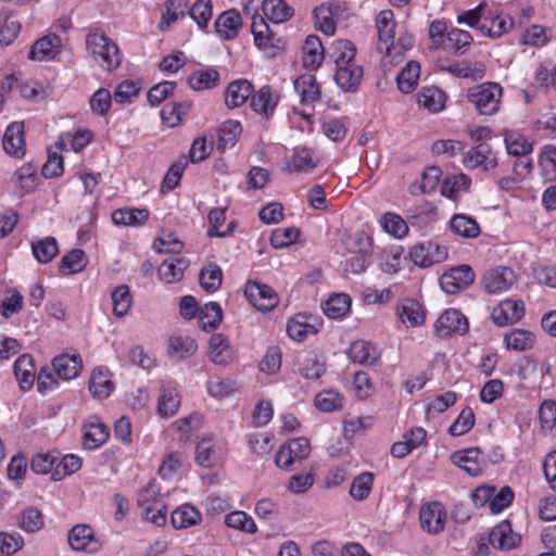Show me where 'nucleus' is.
Wrapping results in <instances>:
<instances>
[{"label": "nucleus", "mask_w": 556, "mask_h": 556, "mask_svg": "<svg viewBox=\"0 0 556 556\" xmlns=\"http://www.w3.org/2000/svg\"><path fill=\"white\" fill-rule=\"evenodd\" d=\"M86 47L94 61L105 70H114L121 64L118 47L103 33L94 30L88 34Z\"/></svg>", "instance_id": "f257e3e1"}, {"label": "nucleus", "mask_w": 556, "mask_h": 556, "mask_svg": "<svg viewBox=\"0 0 556 556\" xmlns=\"http://www.w3.org/2000/svg\"><path fill=\"white\" fill-rule=\"evenodd\" d=\"M502 91L498 84L483 83L471 87L467 92V99L480 115H493L500 109Z\"/></svg>", "instance_id": "f03ea898"}, {"label": "nucleus", "mask_w": 556, "mask_h": 556, "mask_svg": "<svg viewBox=\"0 0 556 556\" xmlns=\"http://www.w3.org/2000/svg\"><path fill=\"white\" fill-rule=\"evenodd\" d=\"M448 256L445 245L433 241H424L409 249V258L419 267H430L433 264L444 262Z\"/></svg>", "instance_id": "7ed1b4c3"}, {"label": "nucleus", "mask_w": 556, "mask_h": 556, "mask_svg": "<svg viewBox=\"0 0 556 556\" xmlns=\"http://www.w3.org/2000/svg\"><path fill=\"white\" fill-rule=\"evenodd\" d=\"M311 446L308 439L300 437L280 446L276 453V465L282 469H289L295 462H302L308 457Z\"/></svg>", "instance_id": "20e7f679"}, {"label": "nucleus", "mask_w": 556, "mask_h": 556, "mask_svg": "<svg viewBox=\"0 0 556 556\" xmlns=\"http://www.w3.org/2000/svg\"><path fill=\"white\" fill-rule=\"evenodd\" d=\"M475 281L473 269L469 265L451 268L440 277V286L445 293L455 294Z\"/></svg>", "instance_id": "39448f33"}, {"label": "nucleus", "mask_w": 556, "mask_h": 556, "mask_svg": "<svg viewBox=\"0 0 556 556\" xmlns=\"http://www.w3.org/2000/svg\"><path fill=\"white\" fill-rule=\"evenodd\" d=\"M244 294L254 307L263 312L271 311L279 302L275 290L258 281H248Z\"/></svg>", "instance_id": "423d86ee"}, {"label": "nucleus", "mask_w": 556, "mask_h": 556, "mask_svg": "<svg viewBox=\"0 0 556 556\" xmlns=\"http://www.w3.org/2000/svg\"><path fill=\"white\" fill-rule=\"evenodd\" d=\"M68 544L72 549L94 554L101 549V542L94 536L88 525H76L68 532Z\"/></svg>", "instance_id": "0eeeda50"}, {"label": "nucleus", "mask_w": 556, "mask_h": 556, "mask_svg": "<svg viewBox=\"0 0 556 556\" xmlns=\"http://www.w3.org/2000/svg\"><path fill=\"white\" fill-rule=\"evenodd\" d=\"M468 329L469 325L466 316L455 308L446 309L435 323V331L442 338L452 334H465Z\"/></svg>", "instance_id": "6e6552de"}, {"label": "nucleus", "mask_w": 556, "mask_h": 556, "mask_svg": "<svg viewBox=\"0 0 556 556\" xmlns=\"http://www.w3.org/2000/svg\"><path fill=\"white\" fill-rule=\"evenodd\" d=\"M420 526L430 534H438L444 530L446 510L439 502H432L420 508Z\"/></svg>", "instance_id": "1a4fd4ad"}, {"label": "nucleus", "mask_w": 556, "mask_h": 556, "mask_svg": "<svg viewBox=\"0 0 556 556\" xmlns=\"http://www.w3.org/2000/svg\"><path fill=\"white\" fill-rule=\"evenodd\" d=\"M515 280L516 276L511 268L500 266L485 271L482 283L488 293L494 294L508 290Z\"/></svg>", "instance_id": "9d476101"}, {"label": "nucleus", "mask_w": 556, "mask_h": 556, "mask_svg": "<svg viewBox=\"0 0 556 556\" xmlns=\"http://www.w3.org/2000/svg\"><path fill=\"white\" fill-rule=\"evenodd\" d=\"M451 459L453 464L472 477L481 475L485 468V462L479 447L456 451L451 455Z\"/></svg>", "instance_id": "9b49d317"}, {"label": "nucleus", "mask_w": 556, "mask_h": 556, "mask_svg": "<svg viewBox=\"0 0 556 556\" xmlns=\"http://www.w3.org/2000/svg\"><path fill=\"white\" fill-rule=\"evenodd\" d=\"M364 75L363 67L355 62L349 65H340L334 67V81L344 92H355L358 90Z\"/></svg>", "instance_id": "f8f14e48"}, {"label": "nucleus", "mask_w": 556, "mask_h": 556, "mask_svg": "<svg viewBox=\"0 0 556 556\" xmlns=\"http://www.w3.org/2000/svg\"><path fill=\"white\" fill-rule=\"evenodd\" d=\"M2 144L5 153L10 156L21 159L25 155L26 143L23 122H13L7 127Z\"/></svg>", "instance_id": "ddd939ff"}, {"label": "nucleus", "mask_w": 556, "mask_h": 556, "mask_svg": "<svg viewBox=\"0 0 556 556\" xmlns=\"http://www.w3.org/2000/svg\"><path fill=\"white\" fill-rule=\"evenodd\" d=\"M525 315L522 301L504 300L492 312L491 318L497 326H506L519 321Z\"/></svg>", "instance_id": "4468645a"}, {"label": "nucleus", "mask_w": 556, "mask_h": 556, "mask_svg": "<svg viewBox=\"0 0 556 556\" xmlns=\"http://www.w3.org/2000/svg\"><path fill=\"white\" fill-rule=\"evenodd\" d=\"M435 66L439 71L450 73L457 78L481 79L485 74V66L481 62L462 61L445 64L442 60H438Z\"/></svg>", "instance_id": "2eb2a0df"}, {"label": "nucleus", "mask_w": 556, "mask_h": 556, "mask_svg": "<svg viewBox=\"0 0 556 556\" xmlns=\"http://www.w3.org/2000/svg\"><path fill=\"white\" fill-rule=\"evenodd\" d=\"M207 355L210 361L218 366H227L235 358V352L229 340L222 333H214L210 338Z\"/></svg>", "instance_id": "dca6fc26"}, {"label": "nucleus", "mask_w": 556, "mask_h": 556, "mask_svg": "<svg viewBox=\"0 0 556 556\" xmlns=\"http://www.w3.org/2000/svg\"><path fill=\"white\" fill-rule=\"evenodd\" d=\"M464 164L468 168L481 167L483 170L488 172L495 168L497 162L490 144L479 143L466 153Z\"/></svg>", "instance_id": "f3484780"}, {"label": "nucleus", "mask_w": 556, "mask_h": 556, "mask_svg": "<svg viewBox=\"0 0 556 556\" xmlns=\"http://www.w3.org/2000/svg\"><path fill=\"white\" fill-rule=\"evenodd\" d=\"M489 542L494 548L509 551L519 544L520 536L514 533L510 522L504 520L492 529Z\"/></svg>", "instance_id": "a211bd4d"}, {"label": "nucleus", "mask_w": 556, "mask_h": 556, "mask_svg": "<svg viewBox=\"0 0 556 556\" xmlns=\"http://www.w3.org/2000/svg\"><path fill=\"white\" fill-rule=\"evenodd\" d=\"M513 27V21L508 15L494 14L486 12L484 14L481 25L479 24V31L483 36L490 38H498L507 33Z\"/></svg>", "instance_id": "6ab92c4d"}, {"label": "nucleus", "mask_w": 556, "mask_h": 556, "mask_svg": "<svg viewBox=\"0 0 556 556\" xmlns=\"http://www.w3.org/2000/svg\"><path fill=\"white\" fill-rule=\"evenodd\" d=\"M214 26L222 39L232 40L238 36L242 26L240 13L235 9L223 12L216 18Z\"/></svg>", "instance_id": "aec40b11"}, {"label": "nucleus", "mask_w": 556, "mask_h": 556, "mask_svg": "<svg viewBox=\"0 0 556 556\" xmlns=\"http://www.w3.org/2000/svg\"><path fill=\"white\" fill-rule=\"evenodd\" d=\"M380 356L381 353L377 346L367 341H355L349 349L350 359L358 365H375Z\"/></svg>", "instance_id": "412c9836"}, {"label": "nucleus", "mask_w": 556, "mask_h": 556, "mask_svg": "<svg viewBox=\"0 0 556 556\" xmlns=\"http://www.w3.org/2000/svg\"><path fill=\"white\" fill-rule=\"evenodd\" d=\"M110 437L108 427L99 420L84 425L83 445L87 450H96L106 442Z\"/></svg>", "instance_id": "4be33fe9"}, {"label": "nucleus", "mask_w": 556, "mask_h": 556, "mask_svg": "<svg viewBox=\"0 0 556 556\" xmlns=\"http://www.w3.org/2000/svg\"><path fill=\"white\" fill-rule=\"evenodd\" d=\"M61 43L62 40L58 35L49 34L33 45L28 58L38 61L52 59Z\"/></svg>", "instance_id": "5701e85b"}, {"label": "nucleus", "mask_w": 556, "mask_h": 556, "mask_svg": "<svg viewBox=\"0 0 556 556\" xmlns=\"http://www.w3.org/2000/svg\"><path fill=\"white\" fill-rule=\"evenodd\" d=\"M13 371L23 391L31 389L35 381V366L29 354H23L14 363Z\"/></svg>", "instance_id": "b1692460"}, {"label": "nucleus", "mask_w": 556, "mask_h": 556, "mask_svg": "<svg viewBox=\"0 0 556 556\" xmlns=\"http://www.w3.org/2000/svg\"><path fill=\"white\" fill-rule=\"evenodd\" d=\"M188 261L184 257L170 256L159 266V276L166 283H174L184 277Z\"/></svg>", "instance_id": "393cba45"}, {"label": "nucleus", "mask_w": 556, "mask_h": 556, "mask_svg": "<svg viewBox=\"0 0 556 556\" xmlns=\"http://www.w3.org/2000/svg\"><path fill=\"white\" fill-rule=\"evenodd\" d=\"M325 58V50L320 39L309 35L303 46V64L306 68L317 70Z\"/></svg>", "instance_id": "a878e982"}, {"label": "nucleus", "mask_w": 556, "mask_h": 556, "mask_svg": "<svg viewBox=\"0 0 556 556\" xmlns=\"http://www.w3.org/2000/svg\"><path fill=\"white\" fill-rule=\"evenodd\" d=\"M376 26L378 30L379 45L378 50L384 52V47L394 39L395 21L391 10H383L379 13Z\"/></svg>", "instance_id": "bb28decb"}, {"label": "nucleus", "mask_w": 556, "mask_h": 556, "mask_svg": "<svg viewBox=\"0 0 556 556\" xmlns=\"http://www.w3.org/2000/svg\"><path fill=\"white\" fill-rule=\"evenodd\" d=\"M355 55L356 48L346 39L333 41L328 50V58L333 61L336 67L355 62Z\"/></svg>", "instance_id": "cd10ccee"}, {"label": "nucleus", "mask_w": 556, "mask_h": 556, "mask_svg": "<svg viewBox=\"0 0 556 556\" xmlns=\"http://www.w3.org/2000/svg\"><path fill=\"white\" fill-rule=\"evenodd\" d=\"M253 86L247 79H238L230 83L226 90V104L229 108H238L245 103L252 96Z\"/></svg>", "instance_id": "c85d7f7f"}, {"label": "nucleus", "mask_w": 556, "mask_h": 556, "mask_svg": "<svg viewBox=\"0 0 556 556\" xmlns=\"http://www.w3.org/2000/svg\"><path fill=\"white\" fill-rule=\"evenodd\" d=\"M262 10L266 18L275 24L289 21L294 10L285 0H264Z\"/></svg>", "instance_id": "c756f323"}, {"label": "nucleus", "mask_w": 556, "mask_h": 556, "mask_svg": "<svg viewBox=\"0 0 556 556\" xmlns=\"http://www.w3.org/2000/svg\"><path fill=\"white\" fill-rule=\"evenodd\" d=\"M294 89L301 96L302 104H312L319 100L320 90L312 74H304L294 80Z\"/></svg>", "instance_id": "7c9ffc66"}, {"label": "nucleus", "mask_w": 556, "mask_h": 556, "mask_svg": "<svg viewBox=\"0 0 556 556\" xmlns=\"http://www.w3.org/2000/svg\"><path fill=\"white\" fill-rule=\"evenodd\" d=\"M53 368L61 379L71 380L76 378L81 370V359L76 355L56 356L52 362Z\"/></svg>", "instance_id": "2f4dec72"}, {"label": "nucleus", "mask_w": 556, "mask_h": 556, "mask_svg": "<svg viewBox=\"0 0 556 556\" xmlns=\"http://www.w3.org/2000/svg\"><path fill=\"white\" fill-rule=\"evenodd\" d=\"M149 218L147 208H117L112 213V222L118 226L136 227L143 225Z\"/></svg>", "instance_id": "473e14b6"}, {"label": "nucleus", "mask_w": 556, "mask_h": 556, "mask_svg": "<svg viewBox=\"0 0 556 556\" xmlns=\"http://www.w3.org/2000/svg\"><path fill=\"white\" fill-rule=\"evenodd\" d=\"M451 230L467 239L477 238L480 235V226L475 218L465 214H455L450 220Z\"/></svg>", "instance_id": "72a5a7b5"}, {"label": "nucleus", "mask_w": 556, "mask_h": 556, "mask_svg": "<svg viewBox=\"0 0 556 556\" xmlns=\"http://www.w3.org/2000/svg\"><path fill=\"white\" fill-rule=\"evenodd\" d=\"M446 96L435 86L424 87L418 92V103L431 113H438L444 109Z\"/></svg>", "instance_id": "f704fd0d"}, {"label": "nucleus", "mask_w": 556, "mask_h": 556, "mask_svg": "<svg viewBox=\"0 0 556 556\" xmlns=\"http://www.w3.org/2000/svg\"><path fill=\"white\" fill-rule=\"evenodd\" d=\"M188 84L195 91L213 89L219 84V73L212 67L194 71L189 76Z\"/></svg>", "instance_id": "c9c22d12"}, {"label": "nucleus", "mask_w": 556, "mask_h": 556, "mask_svg": "<svg viewBox=\"0 0 556 556\" xmlns=\"http://www.w3.org/2000/svg\"><path fill=\"white\" fill-rule=\"evenodd\" d=\"M339 7L333 4H320L314 10L315 26L326 35H333L336 31V22L333 15Z\"/></svg>", "instance_id": "e433bc0d"}, {"label": "nucleus", "mask_w": 556, "mask_h": 556, "mask_svg": "<svg viewBox=\"0 0 556 556\" xmlns=\"http://www.w3.org/2000/svg\"><path fill=\"white\" fill-rule=\"evenodd\" d=\"M34 257L41 264L50 263L59 254V245L53 237L31 241Z\"/></svg>", "instance_id": "4c0bfd02"}, {"label": "nucleus", "mask_w": 556, "mask_h": 556, "mask_svg": "<svg viewBox=\"0 0 556 556\" xmlns=\"http://www.w3.org/2000/svg\"><path fill=\"white\" fill-rule=\"evenodd\" d=\"M113 390V383L110 379L109 371L97 368L92 371L89 380V391L93 397L105 399Z\"/></svg>", "instance_id": "58836bf2"}, {"label": "nucleus", "mask_w": 556, "mask_h": 556, "mask_svg": "<svg viewBox=\"0 0 556 556\" xmlns=\"http://www.w3.org/2000/svg\"><path fill=\"white\" fill-rule=\"evenodd\" d=\"M278 102V98L273 96L271 88L269 86H263L251 98L252 109L260 114L269 116L273 114Z\"/></svg>", "instance_id": "ea45409f"}, {"label": "nucleus", "mask_w": 556, "mask_h": 556, "mask_svg": "<svg viewBox=\"0 0 556 556\" xmlns=\"http://www.w3.org/2000/svg\"><path fill=\"white\" fill-rule=\"evenodd\" d=\"M197 351L198 344L190 337L176 336L168 341V354L170 357H176L178 362L195 354Z\"/></svg>", "instance_id": "a19ab883"}, {"label": "nucleus", "mask_w": 556, "mask_h": 556, "mask_svg": "<svg viewBox=\"0 0 556 556\" xmlns=\"http://www.w3.org/2000/svg\"><path fill=\"white\" fill-rule=\"evenodd\" d=\"M350 308L351 298L344 293L333 294L323 304L325 315L332 319L345 316Z\"/></svg>", "instance_id": "79ce46f5"}, {"label": "nucleus", "mask_w": 556, "mask_h": 556, "mask_svg": "<svg viewBox=\"0 0 556 556\" xmlns=\"http://www.w3.org/2000/svg\"><path fill=\"white\" fill-rule=\"evenodd\" d=\"M399 316L404 324L412 327L420 326L425 323V312L421 305L410 299L405 300L399 307Z\"/></svg>", "instance_id": "37998d69"}, {"label": "nucleus", "mask_w": 556, "mask_h": 556, "mask_svg": "<svg viewBox=\"0 0 556 556\" xmlns=\"http://www.w3.org/2000/svg\"><path fill=\"white\" fill-rule=\"evenodd\" d=\"M86 254L80 249H74L63 255L59 263V270L62 275H73L86 267Z\"/></svg>", "instance_id": "c03bdc74"}, {"label": "nucleus", "mask_w": 556, "mask_h": 556, "mask_svg": "<svg viewBox=\"0 0 556 556\" xmlns=\"http://www.w3.org/2000/svg\"><path fill=\"white\" fill-rule=\"evenodd\" d=\"M17 525L23 531L27 533H35L43 528V516L39 509L35 507H27L20 513L17 517Z\"/></svg>", "instance_id": "a18cd8bd"}, {"label": "nucleus", "mask_w": 556, "mask_h": 556, "mask_svg": "<svg viewBox=\"0 0 556 556\" xmlns=\"http://www.w3.org/2000/svg\"><path fill=\"white\" fill-rule=\"evenodd\" d=\"M201 519L200 511L191 505H182L172 513V525L176 529L189 528Z\"/></svg>", "instance_id": "49530a36"}, {"label": "nucleus", "mask_w": 556, "mask_h": 556, "mask_svg": "<svg viewBox=\"0 0 556 556\" xmlns=\"http://www.w3.org/2000/svg\"><path fill=\"white\" fill-rule=\"evenodd\" d=\"M419 73V64L414 61L408 62L406 66L396 76L399 89L403 93L412 92L417 85Z\"/></svg>", "instance_id": "de8ad7c7"}, {"label": "nucleus", "mask_w": 556, "mask_h": 556, "mask_svg": "<svg viewBox=\"0 0 556 556\" xmlns=\"http://www.w3.org/2000/svg\"><path fill=\"white\" fill-rule=\"evenodd\" d=\"M202 329L211 331L216 329L222 321L223 311L218 303L210 302L199 311Z\"/></svg>", "instance_id": "09e8293b"}, {"label": "nucleus", "mask_w": 556, "mask_h": 556, "mask_svg": "<svg viewBox=\"0 0 556 556\" xmlns=\"http://www.w3.org/2000/svg\"><path fill=\"white\" fill-rule=\"evenodd\" d=\"M504 343L508 350L526 351L533 346L534 337L530 331L513 329L505 334Z\"/></svg>", "instance_id": "8fccbe9b"}, {"label": "nucleus", "mask_w": 556, "mask_h": 556, "mask_svg": "<svg viewBox=\"0 0 556 556\" xmlns=\"http://www.w3.org/2000/svg\"><path fill=\"white\" fill-rule=\"evenodd\" d=\"M307 316L298 314L288 321V336L294 341H303L308 333H315V327L307 323Z\"/></svg>", "instance_id": "3c124183"}, {"label": "nucleus", "mask_w": 556, "mask_h": 556, "mask_svg": "<svg viewBox=\"0 0 556 556\" xmlns=\"http://www.w3.org/2000/svg\"><path fill=\"white\" fill-rule=\"evenodd\" d=\"M539 166L545 180L556 181V147L545 146L542 149Z\"/></svg>", "instance_id": "603ef678"}, {"label": "nucleus", "mask_w": 556, "mask_h": 556, "mask_svg": "<svg viewBox=\"0 0 556 556\" xmlns=\"http://www.w3.org/2000/svg\"><path fill=\"white\" fill-rule=\"evenodd\" d=\"M314 404L319 410L331 413L342 408L343 399L340 393L334 390H324L316 394Z\"/></svg>", "instance_id": "864d4df0"}, {"label": "nucleus", "mask_w": 556, "mask_h": 556, "mask_svg": "<svg viewBox=\"0 0 556 556\" xmlns=\"http://www.w3.org/2000/svg\"><path fill=\"white\" fill-rule=\"evenodd\" d=\"M316 167V162L313 157L312 150L307 148L295 150L288 162V170L293 172H307Z\"/></svg>", "instance_id": "5fc2aeb1"}, {"label": "nucleus", "mask_w": 556, "mask_h": 556, "mask_svg": "<svg viewBox=\"0 0 556 556\" xmlns=\"http://www.w3.org/2000/svg\"><path fill=\"white\" fill-rule=\"evenodd\" d=\"M190 108V102L168 103L164 105L161 110V117L163 123L169 127L177 126L181 122L182 116L188 113Z\"/></svg>", "instance_id": "6e6d98bb"}, {"label": "nucleus", "mask_w": 556, "mask_h": 556, "mask_svg": "<svg viewBox=\"0 0 556 556\" xmlns=\"http://www.w3.org/2000/svg\"><path fill=\"white\" fill-rule=\"evenodd\" d=\"M473 38L467 30L453 28L447 33L446 48L456 54H464Z\"/></svg>", "instance_id": "4d7b16f0"}, {"label": "nucleus", "mask_w": 556, "mask_h": 556, "mask_svg": "<svg viewBox=\"0 0 556 556\" xmlns=\"http://www.w3.org/2000/svg\"><path fill=\"white\" fill-rule=\"evenodd\" d=\"M325 370V364L312 353L304 355L299 364V371L306 379L316 380L321 377Z\"/></svg>", "instance_id": "13d9d810"}, {"label": "nucleus", "mask_w": 556, "mask_h": 556, "mask_svg": "<svg viewBox=\"0 0 556 556\" xmlns=\"http://www.w3.org/2000/svg\"><path fill=\"white\" fill-rule=\"evenodd\" d=\"M242 127L241 124L237 121H226L218 134V148L225 150L228 148H232L238 139V136L241 134Z\"/></svg>", "instance_id": "bf43d9fd"}, {"label": "nucleus", "mask_w": 556, "mask_h": 556, "mask_svg": "<svg viewBox=\"0 0 556 556\" xmlns=\"http://www.w3.org/2000/svg\"><path fill=\"white\" fill-rule=\"evenodd\" d=\"M131 294L126 285L116 287L112 292L113 313L117 317L125 316L131 306Z\"/></svg>", "instance_id": "052dcab7"}, {"label": "nucleus", "mask_w": 556, "mask_h": 556, "mask_svg": "<svg viewBox=\"0 0 556 556\" xmlns=\"http://www.w3.org/2000/svg\"><path fill=\"white\" fill-rule=\"evenodd\" d=\"M372 484L374 473L369 471L362 472L354 478L350 489V495L356 501H363L369 495Z\"/></svg>", "instance_id": "680f3d73"}, {"label": "nucleus", "mask_w": 556, "mask_h": 556, "mask_svg": "<svg viewBox=\"0 0 556 556\" xmlns=\"http://www.w3.org/2000/svg\"><path fill=\"white\" fill-rule=\"evenodd\" d=\"M217 459L218 452L211 440L203 439L197 444L195 460L200 466L211 468L216 464Z\"/></svg>", "instance_id": "e2e57ef3"}, {"label": "nucleus", "mask_w": 556, "mask_h": 556, "mask_svg": "<svg viewBox=\"0 0 556 556\" xmlns=\"http://www.w3.org/2000/svg\"><path fill=\"white\" fill-rule=\"evenodd\" d=\"M225 523L229 528H233L250 534H253L257 531L256 525L252 517L241 510L229 513L225 517Z\"/></svg>", "instance_id": "0e129e2a"}, {"label": "nucleus", "mask_w": 556, "mask_h": 556, "mask_svg": "<svg viewBox=\"0 0 556 556\" xmlns=\"http://www.w3.org/2000/svg\"><path fill=\"white\" fill-rule=\"evenodd\" d=\"M200 285L207 292H214L219 289L223 280V271L219 266L213 264L200 273Z\"/></svg>", "instance_id": "69168bd1"}, {"label": "nucleus", "mask_w": 556, "mask_h": 556, "mask_svg": "<svg viewBox=\"0 0 556 556\" xmlns=\"http://www.w3.org/2000/svg\"><path fill=\"white\" fill-rule=\"evenodd\" d=\"M414 46V37L412 35H401L396 41H392L384 47V54L391 61H401L404 52L412 49Z\"/></svg>", "instance_id": "338daca9"}, {"label": "nucleus", "mask_w": 556, "mask_h": 556, "mask_svg": "<svg viewBox=\"0 0 556 556\" xmlns=\"http://www.w3.org/2000/svg\"><path fill=\"white\" fill-rule=\"evenodd\" d=\"M112 97L111 92L105 88L98 89L90 98L89 104L92 113L105 116L112 105Z\"/></svg>", "instance_id": "774afa93"}]
</instances>
